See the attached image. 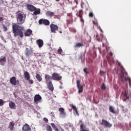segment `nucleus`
I'll return each mask as SVG.
<instances>
[{
	"label": "nucleus",
	"instance_id": "nucleus-37",
	"mask_svg": "<svg viewBox=\"0 0 131 131\" xmlns=\"http://www.w3.org/2000/svg\"><path fill=\"white\" fill-rule=\"evenodd\" d=\"M58 54H62L63 53V50H62V48L61 47H59L58 50Z\"/></svg>",
	"mask_w": 131,
	"mask_h": 131
},
{
	"label": "nucleus",
	"instance_id": "nucleus-31",
	"mask_svg": "<svg viewBox=\"0 0 131 131\" xmlns=\"http://www.w3.org/2000/svg\"><path fill=\"white\" fill-rule=\"evenodd\" d=\"M109 110L111 113H113L114 114H116V112H115V110L113 106H110Z\"/></svg>",
	"mask_w": 131,
	"mask_h": 131
},
{
	"label": "nucleus",
	"instance_id": "nucleus-20",
	"mask_svg": "<svg viewBox=\"0 0 131 131\" xmlns=\"http://www.w3.org/2000/svg\"><path fill=\"white\" fill-rule=\"evenodd\" d=\"M24 76L26 80H29V79H30V74H29L28 72H25Z\"/></svg>",
	"mask_w": 131,
	"mask_h": 131
},
{
	"label": "nucleus",
	"instance_id": "nucleus-46",
	"mask_svg": "<svg viewBox=\"0 0 131 131\" xmlns=\"http://www.w3.org/2000/svg\"><path fill=\"white\" fill-rule=\"evenodd\" d=\"M100 73L101 75H102V74H106V72H104V71H100Z\"/></svg>",
	"mask_w": 131,
	"mask_h": 131
},
{
	"label": "nucleus",
	"instance_id": "nucleus-25",
	"mask_svg": "<svg viewBox=\"0 0 131 131\" xmlns=\"http://www.w3.org/2000/svg\"><path fill=\"white\" fill-rule=\"evenodd\" d=\"M72 108L74 110V113L75 115H77L78 116H79V114L78 113V111H77V108H76V106H75L74 105H72Z\"/></svg>",
	"mask_w": 131,
	"mask_h": 131
},
{
	"label": "nucleus",
	"instance_id": "nucleus-36",
	"mask_svg": "<svg viewBox=\"0 0 131 131\" xmlns=\"http://www.w3.org/2000/svg\"><path fill=\"white\" fill-rule=\"evenodd\" d=\"M107 59L108 61H110L111 63H114V60L113 59V58H111L109 57H107Z\"/></svg>",
	"mask_w": 131,
	"mask_h": 131
},
{
	"label": "nucleus",
	"instance_id": "nucleus-24",
	"mask_svg": "<svg viewBox=\"0 0 131 131\" xmlns=\"http://www.w3.org/2000/svg\"><path fill=\"white\" fill-rule=\"evenodd\" d=\"M14 126H15V123H14V122H10L8 128H9V129L11 131L13 130L14 128Z\"/></svg>",
	"mask_w": 131,
	"mask_h": 131
},
{
	"label": "nucleus",
	"instance_id": "nucleus-5",
	"mask_svg": "<svg viewBox=\"0 0 131 131\" xmlns=\"http://www.w3.org/2000/svg\"><path fill=\"white\" fill-rule=\"evenodd\" d=\"M52 78L53 80H56V81H59L62 79V76L57 73H54L52 74Z\"/></svg>",
	"mask_w": 131,
	"mask_h": 131
},
{
	"label": "nucleus",
	"instance_id": "nucleus-45",
	"mask_svg": "<svg viewBox=\"0 0 131 131\" xmlns=\"http://www.w3.org/2000/svg\"><path fill=\"white\" fill-rule=\"evenodd\" d=\"M43 121H45V122H49V119L47 118H43Z\"/></svg>",
	"mask_w": 131,
	"mask_h": 131
},
{
	"label": "nucleus",
	"instance_id": "nucleus-16",
	"mask_svg": "<svg viewBox=\"0 0 131 131\" xmlns=\"http://www.w3.org/2000/svg\"><path fill=\"white\" fill-rule=\"evenodd\" d=\"M48 88L49 91H51V92H54V86L53 85V83H52V81H49L48 83Z\"/></svg>",
	"mask_w": 131,
	"mask_h": 131
},
{
	"label": "nucleus",
	"instance_id": "nucleus-40",
	"mask_svg": "<svg viewBox=\"0 0 131 131\" xmlns=\"http://www.w3.org/2000/svg\"><path fill=\"white\" fill-rule=\"evenodd\" d=\"M89 17H91V18H93V17H94V13L92 12H90Z\"/></svg>",
	"mask_w": 131,
	"mask_h": 131
},
{
	"label": "nucleus",
	"instance_id": "nucleus-4",
	"mask_svg": "<svg viewBox=\"0 0 131 131\" xmlns=\"http://www.w3.org/2000/svg\"><path fill=\"white\" fill-rule=\"evenodd\" d=\"M100 124L101 125H103V126H105V127H108V128H110V127H112V124L110 123L105 119H102V121L100 122Z\"/></svg>",
	"mask_w": 131,
	"mask_h": 131
},
{
	"label": "nucleus",
	"instance_id": "nucleus-54",
	"mask_svg": "<svg viewBox=\"0 0 131 131\" xmlns=\"http://www.w3.org/2000/svg\"><path fill=\"white\" fill-rule=\"evenodd\" d=\"M101 37H103V36H104V35H103V34H101Z\"/></svg>",
	"mask_w": 131,
	"mask_h": 131
},
{
	"label": "nucleus",
	"instance_id": "nucleus-49",
	"mask_svg": "<svg viewBox=\"0 0 131 131\" xmlns=\"http://www.w3.org/2000/svg\"><path fill=\"white\" fill-rule=\"evenodd\" d=\"M4 21V17L0 16V21Z\"/></svg>",
	"mask_w": 131,
	"mask_h": 131
},
{
	"label": "nucleus",
	"instance_id": "nucleus-2",
	"mask_svg": "<svg viewBox=\"0 0 131 131\" xmlns=\"http://www.w3.org/2000/svg\"><path fill=\"white\" fill-rule=\"evenodd\" d=\"M16 19L17 21L18 24L19 25H22L23 23H24L25 20L23 19L24 17L23 16V14L21 13H20V11H18L16 13Z\"/></svg>",
	"mask_w": 131,
	"mask_h": 131
},
{
	"label": "nucleus",
	"instance_id": "nucleus-10",
	"mask_svg": "<svg viewBox=\"0 0 131 131\" xmlns=\"http://www.w3.org/2000/svg\"><path fill=\"white\" fill-rule=\"evenodd\" d=\"M34 101L36 104H38L41 101V96L39 95H36L34 97Z\"/></svg>",
	"mask_w": 131,
	"mask_h": 131
},
{
	"label": "nucleus",
	"instance_id": "nucleus-7",
	"mask_svg": "<svg viewBox=\"0 0 131 131\" xmlns=\"http://www.w3.org/2000/svg\"><path fill=\"white\" fill-rule=\"evenodd\" d=\"M77 83V88L78 89V93L79 94H81L82 92H83V86L82 85H80V81L77 80L76 81Z\"/></svg>",
	"mask_w": 131,
	"mask_h": 131
},
{
	"label": "nucleus",
	"instance_id": "nucleus-39",
	"mask_svg": "<svg viewBox=\"0 0 131 131\" xmlns=\"http://www.w3.org/2000/svg\"><path fill=\"white\" fill-rule=\"evenodd\" d=\"M4 105V100L3 99H0V106Z\"/></svg>",
	"mask_w": 131,
	"mask_h": 131
},
{
	"label": "nucleus",
	"instance_id": "nucleus-52",
	"mask_svg": "<svg viewBox=\"0 0 131 131\" xmlns=\"http://www.w3.org/2000/svg\"><path fill=\"white\" fill-rule=\"evenodd\" d=\"M54 19L57 18V15H55V16H54Z\"/></svg>",
	"mask_w": 131,
	"mask_h": 131
},
{
	"label": "nucleus",
	"instance_id": "nucleus-9",
	"mask_svg": "<svg viewBox=\"0 0 131 131\" xmlns=\"http://www.w3.org/2000/svg\"><path fill=\"white\" fill-rule=\"evenodd\" d=\"M26 6L28 11L30 12H34L35 11L36 7L30 4H26Z\"/></svg>",
	"mask_w": 131,
	"mask_h": 131
},
{
	"label": "nucleus",
	"instance_id": "nucleus-43",
	"mask_svg": "<svg viewBox=\"0 0 131 131\" xmlns=\"http://www.w3.org/2000/svg\"><path fill=\"white\" fill-rule=\"evenodd\" d=\"M101 89L102 90H106V86H105V84H103L101 86Z\"/></svg>",
	"mask_w": 131,
	"mask_h": 131
},
{
	"label": "nucleus",
	"instance_id": "nucleus-53",
	"mask_svg": "<svg viewBox=\"0 0 131 131\" xmlns=\"http://www.w3.org/2000/svg\"><path fill=\"white\" fill-rule=\"evenodd\" d=\"M51 114H52V116H54V112H51Z\"/></svg>",
	"mask_w": 131,
	"mask_h": 131
},
{
	"label": "nucleus",
	"instance_id": "nucleus-30",
	"mask_svg": "<svg viewBox=\"0 0 131 131\" xmlns=\"http://www.w3.org/2000/svg\"><path fill=\"white\" fill-rule=\"evenodd\" d=\"M34 15H38L40 14V9H35L33 12Z\"/></svg>",
	"mask_w": 131,
	"mask_h": 131
},
{
	"label": "nucleus",
	"instance_id": "nucleus-21",
	"mask_svg": "<svg viewBox=\"0 0 131 131\" xmlns=\"http://www.w3.org/2000/svg\"><path fill=\"white\" fill-rule=\"evenodd\" d=\"M93 24H94V25H96L97 27L99 28L100 32L103 33V30H102V28H101V27L100 26L98 25V20H97V19H95L94 20H93Z\"/></svg>",
	"mask_w": 131,
	"mask_h": 131
},
{
	"label": "nucleus",
	"instance_id": "nucleus-26",
	"mask_svg": "<svg viewBox=\"0 0 131 131\" xmlns=\"http://www.w3.org/2000/svg\"><path fill=\"white\" fill-rule=\"evenodd\" d=\"M35 77H36L37 80H38V81H39V82H40V81H42V78L41 77V76H40V75H39V74L36 73Z\"/></svg>",
	"mask_w": 131,
	"mask_h": 131
},
{
	"label": "nucleus",
	"instance_id": "nucleus-48",
	"mask_svg": "<svg viewBox=\"0 0 131 131\" xmlns=\"http://www.w3.org/2000/svg\"><path fill=\"white\" fill-rule=\"evenodd\" d=\"M121 69L122 72H123L124 71V68H123V67L121 66Z\"/></svg>",
	"mask_w": 131,
	"mask_h": 131
},
{
	"label": "nucleus",
	"instance_id": "nucleus-55",
	"mask_svg": "<svg viewBox=\"0 0 131 131\" xmlns=\"http://www.w3.org/2000/svg\"><path fill=\"white\" fill-rule=\"evenodd\" d=\"M56 2H60V0H55Z\"/></svg>",
	"mask_w": 131,
	"mask_h": 131
},
{
	"label": "nucleus",
	"instance_id": "nucleus-19",
	"mask_svg": "<svg viewBox=\"0 0 131 131\" xmlns=\"http://www.w3.org/2000/svg\"><path fill=\"white\" fill-rule=\"evenodd\" d=\"M121 77H122V78L124 79L125 81H127V80L129 82V85L130 86H131V80H130V78H126V77L124 76V74H122L121 75Z\"/></svg>",
	"mask_w": 131,
	"mask_h": 131
},
{
	"label": "nucleus",
	"instance_id": "nucleus-17",
	"mask_svg": "<svg viewBox=\"0 0 131 131\" xmlns=\"http://www.w3.org/2000/svg\"><path fill=\"white\" fill-rule=\"evenodd\" d=\"M46 15L47 17H50V18H52V17H54L55 16V13L51 11H47L46 13Z\"/></svg>",
	"mask_w": 131,
	"mask_h": 131
},
{
	"label": "nucleus",
	"instance_id": "nucleus-47",
	"mask_svg": "<svg viewBox=\"0 0 131 131\" xmlns=\"http://www.w3.org/2000/svg\"><path fill=\"white\" fill-rule=\"evenodd\" d=\"M81 22H84V20H83V18H82V16L81 17H80Z\"/></svg>",
	"mask_w": 131,
	"mask_h": 131
},
{
	"label": "nucleus",
	"instance_id": "nucleus-61",
	"mask_svg": "<svg viewBox=\"0 0 131 131\" xmlns=\"http://www.w3.org/2000/svg\"><path fill=\"white\" fill-rule=\"evenodd\" d=\"M105 41H107V40H106V39H105Z\"/></svg>",
	"mask_w": 131,
	"mask_h": 131
},
{
	"label": "nucleus",
	"instance_id": "nucleus-60",
	"mask_svg": "<svg viewBox=\"0 0 131 131\" xmlns=\"http://www.w3.org/2000/svg\"><path fill=\"white\" fill-rule=\"evenodd\" d=\"M60 89H62V87L60 86Z\"/></svg>",
	"mask_w": 131,
	"mask_h": 131
},
{
	"label": "nucleus",
	"instance_id": "nucleus-3",
	"mask_svg": "<svg viewBox=\"0 0 131 131\" xmlns=\"http://www.w3.org/2000/svg\"><path fill=\"white\" fill-rule=\"evenodd\" d=\"M67 25L69 26L70 24H72L73 23V14L72 12L70 13H67Z\"/></svg>",
	"mask_w": 131,
	"mask_h": 131
},
{
	"label": "nucleus",
	"instance_id": "nucleus-32",
	"mask_svg": "<svg viewBox=\"0 0 131 131\" xmlns=\"http://www.w3.org/2000/svg\"><path fill=\"white\" fill-rule=\"evenodd\" d=\"M80 47H83V43H76L74 46V48H80Z\"/></svg>",
	"mask_w": 131,
	"mask_h": 131
},
{
	"label": "nucleus",
	"instance_id": "nucleus-12",
	"mask_svg": "<svg viewBox=\"0 0 131 131\" xmlns=\"http://www.w3.org/2000/svg\"><path fill=\"white\" fill-rule=\"evenodd\" d=\"M22 131H31V128H30V126H29V125L26 123L23 126Z\"/></svg>",
	"mask_w": 131,
	"mask_h": 131
},
{
	"label": "nucleus",
	"instance_id": "nucleus-11",
	"mask_svg": "<svg viewBox=\"0 0 131 131\" xmlns=\"http://www.w3.org/2000/svg\"><path fill=\"white\" fill-rule=\"evenodd\" d=\"M58 111H59V114L62 117H65V116H66V112H65V110H64V108L60 107L58 109Z\"/></svg>",
	"mask_w": 131,
	"mask_h": 131
},
{
	"label": "nucleus",
	"instance_id": "nucleus-27",
	"mask_svg": "<svg viewBox=\"0 0 131 131\" xmlns=\"http://www.w3.org/2000/svg\"><path fill=\"white\" fill-rule=\"evenodd\" d=\"M9 107L11 109H15L16 104H15L13 101H10L9 102Z\"/></svg>",
	"mask_w": 131,
	"mask_h": 131
},
{
	"label": "nucleus",
	"instance_id": "nucleus-23",
	"mask_svg": "<svg viewBox=\"0 0 131 131\" xmlns=\"http://www.w3.org/2000/svg\"><path fill=\"white\" fill-rule=\"evenodd\" d=\"M45 79H46V83L47 84L49 83V82L51 81L50 80L52 79V77L49 75H45Z\"/></svg>",
	"mask_w": 131,
	"mask_h": 131
},
{
	"label": "nucleus",
	"instance_id": "nucleus-51",
	"mask_svg": "<svg viewBox=\"0 0 131 131\" xmlns=\"http://www.w3.org/2000/svg\"><path fill=\"white\" fill-rule=\"evenodd\" d=\"M73 32H74L75 33V32H76V30L75 29H73Z\"/></svg>",
	"mask_w": 131,
	"mask_h": 131
},
{
	"label": "nucleus",
	"instance_id": "nucleus-59",
	"mask_svg": "<svg viewBox=\"0 0 131 131\" xmlns=\"http://www.w3.org/2000/svg\"><path fill=\"white\" fill-rule=\"evenodd\" d=\"M69 2H70V0H68Z\"/></svg>",
	"mask_w": 131,
	"mask_h": 131
},
{
	"label": "nucleus",
	"instance_id": "nucleus-58",
	"mask_svg": "<svg viewBox=\"0 0 131 131\" xmlns=\"http://www.w3.org/2000/svg\"><path fill=\"white\" fill-rule=\"evenodd\" d=\"M60 6H62V4H61V3H60Z\"/></svg>",
	"mask_w": 131,
	"mask_h": 131
},
{
	"label": "nucleus",
	"instance_id": "nucleus-15",
	"mask_svg": "<svg viewBox=\"0 0 131 131\" xmlns=\"http://www.w3.org/2000/svg\"><path fill=\"white\" fill-rule=\"evenodd\" d=\"M36 43L39 48H42V46H43V40L40 39H37L36 40Z\"/></svg>",
	"mask_w": 131,
	"mask_h": 131
},
{
	"label": "nucleus",
	"instance_id": "nucleus-33",
	"mask_svg": "<svg viewBox=\"0 0 131 131\" xmlns=\"http://www.w3.org/2000/svg\"><path fill=\"white\" fill-rule=\"evenodd\" d=\"M46 130L47 131H53V129H52V127L50 125H47L46 126Z\"/></svg>",
	"mask_w": 131,
	"mask_h": 131
},
{
	"label": "nucleus",
	"instance_id": "nucleus-29",
	"mask_svg": "<svg viewBox=\"0 0 131 131\" xmlns=\"http://www.w3.org/2000/svg\"><path fill=\"white\" fill-rule=\"evenodd\" d=\"M124 97H125V98L123 99L124 102H125L126 100H129V96H127V93L126 91H125L124 93Z\"/></svg>",
	"mask_w": 131,
	"mask_h": 131
},
{
	"label": "nucleus",
	"instance_id": "nucleus-38",
	"mask_svg": "<svg viewBox=\"0 0 131 131\" xmlns=\"http://www.w3.org/2000/svg\"><path fill=\"white\" fill-rule=\"evenodd\" d=\"M96 38L98 40V41H103V40L102 39H101V38H100L99 37V36H98V35H96Z\"/></svg>",
	"mask_w": 131,
	"mask_h": 131
},
{
	"label": "nucleus",
	"instance_id": "nucleus-8",
	"mask_svg": "<svg viewBox=\"0 0 131 131\" xmlns=\"http://www.w3.org/2000/svg\"><path fill=\"white\" fill-rule=\"evenodd\" d=\"M39 24L41 25L43 24L46 26H49L50 25V20L48 19H40L39 20Z\"/></svg>",
	"mask_w": 131,
	"mask_h": 131
},
{
	"label": "nucleus",
	"instance_id": "nucleus-1",
	"mask_svg": "<svg viewBox=\"0 0 131 131\" xmlns=\"http://www.w3.org/2000/svg\"><path fill=\"white\" fill-rule=\"evenodd\" d=\"M24 31H25V28L23 26H19L18 24H12V32L14 36H19V37H23L24 36Z\"/></svg>",
	"mask_w": 131,
	"mask_h": 131
},
{
	"label": "nucleus",
	"instance_id": "nucleus-41",
	"mask_svg": "<svg viewBox=\"0 0 131 131\" xmlns=\"http://www.w3.org/2000/svg\"><path fill=\"white\" fill-rule=\"evenodd\" d=\"M3 29L4 31H8V28L6 27L5 25H3Z\"/></svg>",
	"mask_w": 131,
	"mask_h": 131
},
{
	"label": "nucleus",
	"instance_id": "nucleus-22",
	"mask_svg": "<svg viewBox=\"0 0 131 131\" xmlns=\"http://www.w3.org/2000/svg\"><path fill=\"white\" fill-rule=\"evenodd\" d=\"M6 61H7V59H6V57H1L0 58V64L1 65H2L4 66L6 63Z\"/></svg>",
	"mask_w": 131,
	"mask_h": 131
},
{
	"label": "nucleus",
	"instance_id": "nucleus-34",
	"mask_svg": "<svg viewBox=\"0 0 131 131\" xmlns=\"http://www.w3.org/2000/svg\"><path fill=\"white\" fill-rule=\"evenodd\" d=\"M74 4H75V6L74 7L72 8V10H74V9H75L76 6H77V0H74Z\"/></svg>",
	"mask_w": 131,
	"mask_h": 131
},
{
	"label": "nucleus",
	"instance_id": "nucleus-13",
	"mask_svg": "<svg viewBox=\"0 0 131 131\" xmlns=\"http://www.w3.org/2000/svg\"><path fill=\"white\" fill-rule=\"evenodd\" d=\"M17 79L15 77H12L10 79V82L11 84L13 85H16L17 84Z\"/></svg>",
	"mask_w": 131,
	"mask_h": 131
},
{
	"label": "nucleus",
	"instance_id": "nucleus-42",
	"mask_svg": "<svg viewBox=\"0 0 131 131\" xmlns=\"http://www.w3.org/2000/svg\"><path fill=\"white\" fill-rule=\"evenodd\" d=\"M27 80L29 81L30 84H32V83H33V80L29 79V80Z\"/></svg>",
	"mask_w": 131,
	"mask_h": 131
},
{
	"label": "nucleus",
	"instance_id": "nucleus-56",
	"mask_svg": "<svg viewBox=\"0 0 131 131\" xmlns=\"http://www.w3.org/2000/svg\"><path fill=\"white\" fill-rule=\"evenodd\" d=\"M104 43H102V47H104Z\"/></svg>",
	"mask_w": 131,
	"mask_h": 131
},
{
	"label": "nucleus",
	"instance_id": "nucleus-18",
	"mask_svg": "<svg viewBox=\"0 0 131 131\" xmlns=\"http://www.w3.org/2000/svg\"><path fill=\"white\" fill-rule=\"evenodd\" d=\"M25 55L26 57H30V56H32V51L29 50L28 48H26Z\"/></svg>",
	"mask_w": 131,
	"mask_h": 131
},
{
	"label": "nucleus",
	"instance_id": "nucleus-28",
	"mask_svg": "<svg viewBox=\"0 0 131 131\" xmlns=\"http://www.w3.org/2000/svg\"><path fill=\"white\" fill-rule=\"evenodd\" d=\"M83 15V11L82 10V9L80 10L78 13L76 14V16H77V17H79V18H81Z\"/></svg>",
	"mask_w": 131,
	"mask_h": 131
},
{
	"label": "nucleus",
	"instance_id": "nucleus-6",
	"mask_svg": "<svg viewBox=\"0 0 131 131\" xmlns=\"http://www.w3.org/2000/svg\"><path fill=\"white\" fill-rule=\"evenodd\" d=\"M51 31L53 33H56V31L59 30V27L57 25L51 24L50 26Z\"/></svg>",
	"mask_w": 131,
	"mask_h": 131
},
{
	"label": "nucleus",
	"instance_id": "nucleus-50",
	"mask_svg": "<svg viewBox=\"0 0 131 131\" xmlns=\"http://www.w3.org/2000/svg\"><path fill=\"white\" fill-rule=\"evenodd\" d=\"M110 56L111 57H112V56H113V53H112V52H110Z\"/></svg>",
	"mask_w": 131,
	"mask_h": 131
},
{
	"label": "nucleus",
	"instance_id": "nucleus-44",
	"mask_svg": "<svg viewBox=\"0 0 131 131\" xmlns=\"http://www.w3.org/2000/svg\"><path fill=\"white\" fill-rule=\"evenodd\" d=\"M51 126L53 127V129H54V128H55V127H56V125H55V124H54V123H51Z\"/></svg>",
	"mask_w": 131,
	"mask_h": 131
},
{
	"label": "nucleus",
	"instance_id": "nucleus-14",
	"mask_svg": "<svg viewBox=\"0 0 131 131\" xmlns=\"http://www.w3.org/2000/svg\"><path fill=\"white\" fill-rule=\"evenodd\" d=\"M32 34V30L30 29H28L24 32L25 36H30Z\"/></svg>",
	"mask_w": 131,
	"mask_h": 131
},
{
	"label": "nucleus",
	"instance_id": "nucleus-57",
	"mask_svg": "<svg viewBox=\"0 0 131 131\" xmlns=\"http://www.w3.org/2000/svg\"><path fill=\"white\" fill-rule=\"evenodd\" d=\"M59 33H62V31H59Z\"/></svg>",
	"mask_w": 131,
	"mask_h": 131
},
{
	"label": "nucleus",
	"instance_id": "nucleus-35",
	"mask_svg": "<svg viewBox=\"0 0 131 131\" xmlns=\"http://www.w3.org/2000/svg\"><path fill=\"white\" fill-rule=\"evenodd\" d=\"M83 71L86 74H89V73H90L87 68H84Z\"/></svg>",
	"mask_w": 131,
	"mask_h": 131
}]
</instances>
